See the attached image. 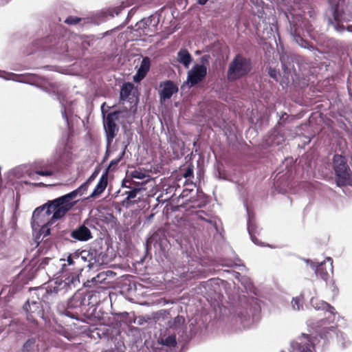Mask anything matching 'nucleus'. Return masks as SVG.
<instances>
[{
    "mask_svg": "<svg viewBox=\"0 0 352 352\" xmlns=\"http://www.w3.org/2000/svg\"><path fill=\"white\" fill-rule=\"evenodd\" d=\"M96 259L89 251L82 250L80 253L74 252L69 254L66 259V263L63 265V270L65 272H70L71 275L60 283L56 282L53 290L45 289L42 294L41 300H48V296L53 293L58 294L63 289L67 291L75 287L80 283L79 275L85 269H91L95 263Z\"/></svg>",
    "mask_w": 352,
    "mask_h": 352,
    "instance_id": "obj_1",
    "label": "nucleus"
},
{
    "mask_svg": "<svg viewBox=\"0 0 352 352\" xmlns=\"http://www.w3.org/2000/svg\"><path fill=\"white\" fill-rule=\"evenodd\" d=\"M89 185L90 184L86 181L72 192L52 201H49L41 207L36 208L32 214L33 220L38 223L41 216H50L51 214H53V219L63 218L75 205L76 201H72V199L76 198L78 195H83L87 190Z\"/></svg>",
    "mask_w": 352,
    "mask_h": 352,
    "instance_id": "obj_2",
    "label": "nucleus"
},
{
    "mask_svg": "<svg viewBox=\"0 0 352 352\" xmlns=\"http://www.w3.org/2000/svg\"><path fill=\"white\" fill-rule=\"evenodd\" d=\"M107 296V290L104 288L90 291L85 296L81 293L75 294L71 298L69 306L74 307L81 306L96 307L106 300Z\"/></svg>",
    "mask_w": 352,
    "mask_h": 352,
    "instance_id": "obj_3",
    "label": "nucleus"
},
{
    "mask_svg": "<svg viewBox=\"0 0 352 352\" xmlns=\"http://www.w3.org/2000/svg\"><path fill=\"white\" fill-rule=\"evenodd\" d=\"M332 166L335 172L336 182L338 186H352V170L344 156L338 154L334 155L332 160Z\"/></svg>",
    "mask_w": 352,
    "mask_h": 352,
    "instance_id": "obj_4",
    "label": "nucleus"
},
{
    "mask_svg": "<svg viewBox=\"0 0 352 352\" xmlns=\"http://www.w3.org/2000/svg\"><path fill=\"white\" fill-rule=\"evenodd\" d=\"M252 69L250 58L241 54H236L229 65L227 72L228 80L230 82L246 76Z\"/></svg>",
    "mask_w": 352,
    "mask_h": 352,
    "instance_id": "obj_5",
    "label": "nucleus"
},
{
    "mask_svg": "<svg viewBox=\"0 0 352 352\" xmlns=\"http://www.w3.org/2000/svg\"><path fill=\"white\" fill-rule=\"evenodd\" d=\"M121 113L120 111H115L107 114L106 119L104 121V126L107 133V140L108 144H110L113 138L116 136L118 132L119 127L116 122L119 120V115Z\"/></svg>",
    "mask_w": 352,
    "mask_h": 352,
    "instance_id": "obj_6",
    "label": "nucleus"
},
{
    "mask_svg": "<svg viewBox=\"0 0 352 352\" xmlns=\"http://www.w3.org/2000/svg\"><path fill=\"white\" fill-rule=\"evenodd\" d=\"M52 164L43 160L36 161L32 164L26 170V175L34 179L35 175H38L43 177H50L54 175L52 170Z\"/></svg>",
    "mask_w": 352,
    "mask_h": 352,
    "instance_id": "obj_7",
    "label": "nucleus"
},
{
    "mask_svg": "<svg viewBox=\"0 0 352 352\" xmlns=\"http://www.w3.org/2000/svg\"><path fill=\"white\" fill-rule=\"evenodd\" d=\"M207 67L204 64H195L187 74V84L190 87L201 82L206 77Z\"/></svg>",
    "mask_w": 352,
    "mask_h": 352,
    "instance_id": "obj_8",
    "label": "nucleus"
},
{
    "mask_svg": "<svg viewBox=\"0 0 352 352\" xmlns=\"http://www.w3.org/2000/svg\"><path fill=\"white\" fill-rule=\"evenodd\" d=\"M23 309L27 313V320L32 322H35L37 318H42L43 316V309L40 301L28 300Z\"/></svg>",
    "mask_w": 352,
    "mask_h": 352,
    "instance_id": "obj_9",
    "label": "nucleus"
},
{
    "mask_svg": "<svg viewBox=\"0 0 352 352\" xmlns=\"http://www.w3.org/2000/svg\"><path fill=\"white\" fill-rule=\"evenodd\" d=\"M108 184V170H106L104 173H102V176L100 177L99 182H98L97 185L94 188L93 192L91 194L87 197V199H96L101 195V194L104 191L107 186Z\"/></svg>",
    "mask_w": 352,
    "mask_h": 352,
    "instance_id": "obj_10",
    "label": "nucleus"
},
{
    "mask_svg": "<svg viewBox=\"0 0 352 352\" xmlns=\"http://www.w3.org/2000/svg\"><path fill=\"white\" fill-rule=\"evenodd\" d=\"M70 236L72 239L79 241H87L92 238L90 230L85 225H81L73 230Z\"/></svg>",
    "mask_w": 352,
    "mask_h": 352,
    "instance_id": "obj_11",
    "label": "nucleus"
},
{
    "mask_svg": "<svg viewBox=\"0 0 352 352\" xmlns=\"http://www.w3.org/2000/svg\"><path fill=\"white\" fill-rule=\"evenodd\" d=\"M327 261L329 262L328 267L326 266V262H322L316 268V274L322 279L327 280L329 277V272L333 271V260L328 257Z\"/></svg>",
    "mask_w": 352,
    "mask_h": 352,
    "instance_id": "obj_12",
    "label": "nucleus"
},
{
    "mask_svg": "<svg viewBox=\"0 0 352 352\" xmlns=\"http://www.w3.org/2000/svg\"><path fill=\"white\" fill-rule=\"evenodd\" d=\"M178 91V87L171 80H166L163 83V89L160 91V99L166 100L172 97V96Z\"/></svg>",
    "mask_w": 352,
    "mask_h": 352,
    "instance_id": "obj_13",
    "label": "nucleus"
},
{
    "mask_svg": "<svg viewBox=\"0 0 352 352\" xmlns=\"http://www.w3.org/2000/svg\"><path fill=\"white\" fill-rule=\"evenodd\" d=\"M289 32L296 43L302 47L309 48L310 43L301 36L300 31L296 25L290 23Z\"/></svg>",
    "mask_w": 352,
    "mask_h": 352,
    "instance_id": "obj_14",
    "label": "nucleus"
},
{
    "mask_svg": "<svg viewBox=\"0 0 352 352\" xmlns=\"http://www.w3.org/2000/svg\"><path fill=\"white\" fill-rule=\"evenodd\" d=\"M151 67V60L148 57L143 58L140 67H139L137 74L134 76L135 81L142 80L147 73L148 72Z\"/></svg>",
    "mask_w": 352,
    "mask_h": 352,
    "instance_id": "obj_15",
    "label": "nucleus"
},
{
    "mask_svg": "<svg viewBox=\"0 0 352 352\" xmlns=\"http://www.w3.org/2000/svg\"><path fill=\"white\" fill-rule=\"evenodd\" d=\"M177 60L186 67L192 62V56L186 49H181L177 53Z\"/></svg>",
    "mask_w": 352,
    "mask_h": 352,
    "instance_id": "obj_16",
    "label": "nucleus"
},
{
    "mask_svg": "<svg viewBox=\"0 0 352 352\" xmlns=\"http://www.w3.org/2000/svg\"><path fill=\"white\" fill-rule=\"evenodd\" d=\"M146 177L145 173H144L141 169H135L133 171H131L129 175H127V178L123 181V185L126 188H131L130 186H127L126 183H129V184H132V181L129 179V177L131 179L135 178L138 179H143Z\"/></svg>",
    "mask_w": 352,
    "mask_h": 352,
    "instance_id": "obj_17",
    "label": "nucleus"
},
{
    "mask_svg": "<svg viewBox=\"0 0 352 352\" xmlns=\"http://www.w3.org/2000/svg\"><path fill=\"white\" fill-rule=\"evenodd\" d=\"M133 89V85L131 82L124 83L121 87L120 98L121 100H126L132 89Z\"/></svg>",
    "mask_w": 352,
    "mask_h": 352,
    "instance_id": "obj_18",
    "label": "nucleus"
},
{
    "mask_svg": "<svg viewBox=\"0 0 352 352\" xmlns=\"http://www.w3.org/2000/svg\"><path fill=\"white\" fill-rule=\"evenodd\" d=\"M140 191V188H133L129 191H126L125 195H126V197L123 201L124 203L128 204L129 202H132L133 204L136 203V201H131V199L136 197L137 194Z\"/></svg>",
    "mask_w": 352,
    "mask_h": 352,
    "instance_id": "obj_19",
    "label": "nucleus"
},
{
    "mask_svg": "<svg viewBox=\"0 0 352 352\" xmlns=\"http://www.w3.org/2000/svg\"><path fill=\"white\" fill-rule=\"evenodd\" d=\"M333 19H334V23H333V24L334 25L335 29L338 32H344L345 28L342 24H340L341 21L340 19V15H339L338 11L337 10H336L333 12Z\"/></svg>",
    "mask_w": 352,
    "mask_h": 352,
    "instance_id": "obj_20",
    "label": "nucleus"
},
{
    "mask_svg": "<svg viewBox=\"0 0 352 352\" xmlns=\"http://www.w3.org/2000/svg\"><path fill=\"white\" fill-rule=\"evenodd\" d=\"M57 220L56 219H53V216L52 217L51 219L45 225H43L41 230L40 232L41 234L43 235V239L45 237L49 236L50 234V228L49 227L50 225H52L54 221Z\"/></svg>",
    "mask_w": 352,
    "mask_h": 352,
    "instance_id": "obj_21",
    "label": "nucleus"
},
{
    "mask_svg": "<svg viewBox=\"0 0 352 352\" xmlns=\"http://www.w3.org/2000/svg\"><path fill=\"white\" fill-rule=\"evenodd\" d=\"M151 22H152V19L151 17L144 18V19H142L140 21H139L137 23V25L138 26L139 29L146 30V28H148L149 27Z\"/></svg>",
    "mask_w": 352,
    "mask_h": 352,
    "instance_id": "obj_22",
    "label": "nucleus"
},
{
    "mask_svg": "<svg viewBox=\"0 0 352 352\" xmlns=\"http://www.w3.org/2000/svg\"><path fill=\"white\" fill-rule=\"evenodd\" d=\"M107 279V274L104 272L99 273L96 276L94 277L91 280L94 284L102 283Z\"/></svg>",
    "mask_w": 352,
    "mask_h": 352,
    "instance_id": "obj_23",
    "label": "nucleus"
},
{
    "mask_svg": "<svg viewBox=\"0 0 352 352\" xmlns=\"http://www.w3.org/2000/svg\"><path fill=\"white\" fill-rule=\"evenodd\" d=\"M193 170L194 166L192 164H189L184 170V173H182L184 177L186 179L193 177Z\"/></svg>",
    "mask_w": 352,
    "mask_h": 352,
    "instance_id": "obj_24",
    "label": "nucleus"
},
{
    "mask_svg": "<svg viewBox=\"0 0 352 352\" xmlns=\"http://www.w3.org/2000/svg\"><path fill=\"white\" fill-rule=\"evenodd\" d=\"M163 344L169 347H174L177 344V341L175 336H169L163 341Z\"/></svg>",
    "mask_w": 352,
    "mask_h": 352,
    "instance_id": "obj_25",
    "label": "nucleus"
},
{
    "mask_svg": "<svg viewBox=\"0 0 352 352\" xmlns=\"http://www.w3.org/2000/svg\"><path fill=\"white\" fill-rule=\"evenodd\" d=\"M292 306L294 310H300L302 307V300L298 297L293 298Z\"/></svg>",
    "mask_w": 352,
    "mask_h": 352,
    "instance_id": "obj_26",
    "label": "nucleus"
},
{
    "mask_svg": "<svg viewBox=\"0 0 352 352\" xmlns=\"http://www.w3.org/2000/svg\"><path fill=\"white\" fill-rule=\"evenodd\" d=\"M124 153H125V151H122V153H120V155L117 158L111 160V162L109 163V167L107 170H108L109 168H111L112 167L114 168L115 166H116L118 165V164L123 158Z\"/></svg>",
    "mask_w": 352,
    "mask_h": 352,
    "instance_id": "obj_27",
    "label": "nucleus"
},
{
    "mask_svg": "<svg viewBox=\"0 0 352 352\" xmlns=\"http://www.w3.org/2000/svg\"><path fill=\"white\" fill-rule=\"evenodd\" d=\"M82 19L78 16H69L65 20V23L69 25H76L81 21Z\"/></svg>",
    "mask_w": 352,
    "mask_h": 352,
    "instance_id": "obj_28",
    "label": "nucleus"
},
{
    "mask_svg": "<svg viewBox=\"0 0 352 352\" xmlns=\"http://www.w3.org/2000/svg\"><path fill=\"white\" fill-rule=\"evenodd\" d=\"M100 173V168L98 167L96 168L94 171L92 173V174L90 175V177L86 180L87 182L91 184L98 176V175Z\"/></svg>",
    "mask_w": 352,
    "mask_h": 352,
    "instance_id": "obj_29",
    "label": "nucleus"
},
{
    "mask_svg": "<svg viewBox=\"0 0 352 352\" xmlns=\"http://www.w3.org/2000/svg\"><path fill=\"white\" fill-rule=\"evenodd\" d=\"M201 214H205V212L204 210H200V211L198 212L197 216H198V219H201V220L204 221H206L207 223H212V220L207 219L204 218V217H203L201 215Z\"/></svg>",
    "mask_w": 352,
    "mask_h": 352,
    "instance_id": "obj_30",
    "label": "nucleus"
},
{
    "mask_svg": "<svg viewBox=\"0 0 352 352\" xmlns=\"http://www.w3.org/2000/svg\"><path fill=\"white\" fill-rule=\"evenodd\" d=\"M184 322V318L182 316H177L174 319V326L180 325Z\"/></svg>",
    "mask_w": 352,
    "mask_h": 352,
    "instance_id": "obj_31",
    "label": "nucleus"
},
{
    "mask_svg": "<svg viewBox=\"0 0 352 352\" xmlns=\"http://www.w3.org/2000/svg\"><path fill=\"white\" fill-rule=\"evenodd\" d=\"M25 184H28V185H32V186H36V187H45V186H47V185L45 184L43 182H40V183H30V182H25Z\"/></svg>",
    "mask_w": 352,
    "mask_h": 352,
    "instance_id": "obj_32",
    "label": "nucleus"
},
{
    "mask_svg": "<svg viewBox=\"0 0 352 352\" xmlns=\"http://www.w3.org/2000/svg\"><path fill=\"white\" fill-rule=\"evenodd\" d=\"M277 74H278V72L275 69H272V68L270 69L269 75L270 77H272L274 79H276Z\"/></svg>",
    "mask_w": 352,
    "mask_h": 352,
    "instance_id": "obj_33",
    "label": "nucleus"
},
{
    "mask_svg": "<svg viewBox=\"0 0 352 352\" xmlns=\"http://www.w3.org/2000/svg\"><path fill=\"white\" fill-rule=\"evenodd\" d=\"M322 309H327V308H329L330 309H334V308L331 306L329 304H328L327 302H322V307H321ZM330 311H331V310H330Z\"/></svg>",
    "mask_w": 352,
    "mask_h": 352,
    "instance_id": "obj_34",
    "label": "nucleus"
},
{
    "mask_svg": "<svg viewBox=\"0 0 352 352\" xmlns=\"http://www.w3.org/2000/svg\"><path fill=\"white\" fill-rule=\"evenodd\" d=\"M208 0H197V3L199 5L204 6V5H205L208 2Z\"/></svg>",
    "mask_w": 352,
    "mask_h": 352,
    "instance_id": "obj_35",
    "label": "nucleus"
},
{
    "mask_svg": "<svg viewBox=\"0 0 352 352\" xmlns=\"http://www.w3.org/2000/svg\"><path fill=\"white\" fill-rule=\"evenodd\" d=\"M65 314H66L67 316H69V317H71L72 318H76V316L74 314H71L70 311H68V310H66V313Z\"/></svg>",
    "mask_w": 352,
    "mask_h": 352,
    "instance_id": "obj_36",
    "label": "nucleus"
},
{
    "mask_svg": "<svg viewBox=\"0 0 352 352\" xmlns=\"http://www.w3.org/2000/svg\"><path fill=\"white\" fill-rule=\"evenodd\" d=\"M62 114H63V117L64 118H65V119H67V116L66 111H64L62 113Z\"/></svg>",
    "mask_w": 352,
    "mask_h": 352,
    "instance_id": "obj_37",
    "label": "nucleus"
},
{
    "mask_svg": "<svg viewBox=\"0 0 352 352\" xmlns=\"http://www.w3.org/2000/svg\"><path fill=\"white\" fill-rule=\"evenodd\" d=\"M347 30L349 32H352V26H348Z\"/></svg>",
    "mask_w": 352,
    "mask_h": 352,
    "instance_id": "obj_38",
    "label": "nucleus"
},
{
    "mask_svg": "<svg viewBox=\"0 0 352 352\" xmlns=\"http://www.w3.org/2000/svg\"><path fill=\"white\" fill-rule=\"evenodd\" d=\"M206 204H203L202 205H199V207L205 206Z\"/></svg>",
    "mask_w": 352,
    "mask_h": 352,
    "instance_id": "obj_39",
    "label": "nucleus"
},
{
    "mask_svg": "<svg viewBox=\"0 0 352 352\" xmlns=\"http://www.w3.org/2000/svg\"><path fill=\"white\" fill-rule=\"evenodd\" d=\"M205 58H206V56H203V57H202V60H204V59H205Z\"/></svg>",
    "mask_w": 352,
    "mask_h": 352,
    "instance_id": "obj_40",
    "label": "nucleus"
},
{
    "mask_svg": "<svg viewBox=\"0 0 352 352\" xmlns=\"http://www.w3.org/2000/svg\"><path fill=\"white\" fill-rule=\"evenodd\" d=\"M283 115L287 116V113H285Z\"/></svg>",
    "mask_w": 352,
    "mask_h": 352,
    "instance_id": "obj_41",
    "label": "nucleus"
}]
</instances>
